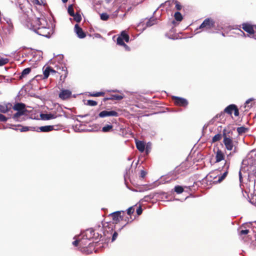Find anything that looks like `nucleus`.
Listing matches in <instances>:
<instances>
[{
	"label": "nucleus",
	"instance_id": "nucleus-4",
	"mask_svg": "<svg viewBox=\"0 0 256 256\" xmlns=\"http://www.w3.org/2000/svg\"><path fill=\"white\" fill-rule=\"evenodd\" d=\"M46 25H42L38 28H36L34 31L38 34L48 38L50 36L52 30L50 27L46 26Z\"/></svg>",
	"mask_w": 256,
	"mask_h": 256
},
{
	"label": "nucleus",
	"instance_id": "nucleus-20",
	"mask_svg": "<svg viewBox=\"0 0 256 256\" xmlns=\"http://www.w3.org/2000/svg\"><path fill=\"white\" fill-rule=\"evenodd\" d=\"M18 127H20L21 128L19 129L20 132H25L28 130H32L34 131L35 130V128L34 127H30V126H22L20 124L18 125Z\"/></svg>",
	"mask_w": 256,
	"mask_h": 256
},
{
	"label": "nucleus",
	"instance_id": "nucleus-26",
	"mask_svg": "<svg viewBox=\"0 0 256 256\" xmlns=\"http://www.w3.org/2000/svg\"><path fill=\"white\" fill-rule=\"evenodd\" d=\"M26 112H21V111H17V112L14 114L12 118L16 120H18V118L26 114Z\"/></svg>",
	"mask_w": 256,
	"mask_h": 256
},
{
	"label": "nucleus",
	"instance_id": "nucleus-42",
	"mask_svg": "<svg viewBox=\"0 0 256 256\" xmlns=\"http://www.w3.org/2000/svg\"><path fill=\"white\" fill-rule=\"evenodd\" d=\"M147 174L146 172L144 170H141L140 172V177L142 178H144Z\"/></svg>",
	"mask_w": 256,
	"mask_h": 256
},
{
	"label": "nucleus",
	"instance_id": "nucleus-56",
	"mask_svg": "<svg viewBox=\"0 0 256 256\" xmlns=\"http://www.w3.org/2000/svg\"><path fill=\"white\" fill-rule=\"evenodd\" d=\"M111 0H106L107 2H109Z\"/></svg>",
	"mask_w": 256,
	"mask_h": 256
},
{
	"label": "nucleus",
	"instance_id": "nucleus-1",
	"mask_svg": "<svg viewBox=\"0 0 256 256\" xmlns=\"http://www.w3.org/2000/svg\"><path fill=\"white\" fill-rule=\"evenodd\" d=\"M230 167V164L226 162L222 168L224 170V173L220 175L216 176V174H218L219 172L218 170L211 172L210 175V177L213 178L214 180H216L214 181V183L218 184L220 183L227 176L228 172V169Z\"/></svg>",
	"mask_w": 256,
	"mask_h": 256
},
{
	"label": "nucleus",
	"instance_id": "nucleus-44",
	"mask_svg": "<svg viewBox=\"0 0 256 256\" xmlns=\"http://www.w3.org/2000/svg\"><path fill=\"white\" fill-rule=\"evenodd\" d=\"M249 232V230H242L240 234V235H243V234H247Z\"/></svg>",
	"mask_w": 256,
	"mask_h": 256
},
{
	"label": "nucleus",
	"instance_id": "nucleus-21",
	"mask_svg": "<svg viewBox=\"0 0 256 256\" xmlns=\"http://www.w3.org/2000/svg\"><path fill=\"white\" fill-rule=\"evenodd\" d=\"M172 192H174L177 194H180L184 192V188L182 186L177 185L174 186Z\"/></svg>",
	"mask_w": 256,
	"mask_h": 256
},
{
	"label": "nucleus",
	"instance_id": "nucleus-38",
	"mask_svg": "<svg viewBox=\"0 0 256 256\" xmlns=\"http://www.w3.org/2000/svg\"><path fill=\"white\" fill-rule=\"evenodd\" d=\"M86 104L90 106H96L98 104V102L95 100H88Z\"/></svg>",
	"mask_w": 256,
	"mask_h": 256
},
{
	"label": "nucleus",
	"instance_id": "nucleus-57",
	"mask_svg": "<svg viewBox=\"0 0 256 256\" xmlns=\"http://www.w3.org/2000/svg\"><path fill=\"white\" fill-rule=\"evenodd\" d=\"M128 208H133V206H130Z\"/></svg>",
	"mask_w": 256,
	"mask_h": 256
},
{
	"label": "nucleus",
	"instance_id": "nucleus-40",
	"mask_svg": "<svg viewBox=\"0 0 256 256\" xmlns=\"http://www.w3.org/2000/svg\"><path fill=\"white\" fill-rule=\"evenodd\" d=\"M109 18V16L106 13H102L100 14V18L103 20H107Z\"/></svg>",
	"mask_w": 256,
	"mask_h": 256
},
{
	"label": "nucleus",
	"instance_id": "nucleus-28",
	"mask_svg": "<svg viewBox=\"0 0 256 256\" xmlns=\"http://www.w3.org/2000/svg\"><path fill=\"white\" fill-rule=\"evenodd\" d=\"M174 17L175 20L178 22H181L183 19L182 14L178 12H175Z\"/></svg>",
	"mask_w": 256,
	"mask_h": 256
},
{
	"label": "nucleus",
	"instance_id": "nucleus-15",
	"mask_svg": "<svg viewBox=\"0 0 256 256\" xmlns=\"http://www.w3.org/2000/svg\"><path fill=\"white\" fill-rule=\"evenodd\" d=\"M54 130V126H45L38 128L35 129L36 132H48Z\"/></svg>",
	"mask_w": 256,
	"mask_h": 256
},
{
	"label": "nucleus",
	"instance_id": "nucleus-9",
	"mask_svg": "<svg viewBox=\"0 0 256 256\" xmlns=\"http://www.w3.org/2000/svg\"><path fill=\"white\" fill-rule=\"evenodd\" d=\"M242 28L248 33L252 34H254V30L253 26L248 23H244L242 24Z\"/></svg>",
	"mask_w": 256,
	"mask_h": 256
},
{
	"label": "nucleus",
	"instance_id": "nucleus-11",
	"mask_svg": "<svg viewBox=\"0 0 256 256\" xmlns=\"http://www.w3.org/2000/svg\"><path fill=\"white\" fill-rule=\"evenodd\" d=\"M72 92L68 90H62L59 94V98L62 100H64L70 97Z\"/></svg>",
	"mask_w": 256,
	"mask_h": 256
},
{
	"label": "nucleus",
	"instance_id": "nucleus-45",
	"mask_svg": "<svg viewBox=\"0 0 256 256\" xmlns=\"http://www.w3.org/2000/svg\"><path fill=\"white\" fill-rule=\"evenodd\" d=\"M134 209H127L126 210V214L128 215H130L131 214L134 213Z\"/></svg>",
	"mask_w": 256,
	"mask_h": 256
},
{
	"label": "nucleus",
	"instance_id": "nucleus-22",
	"mask_svg": "<svg viewBox=\"0 0 256 256\" xmlns=\"http://www.w3.org/2000/svg\"><path fill=\"white\" fill-rule=\"evenodd\" d=\"M18 2L21 10L24 12L26 13L27 12L24 5V4L26 2V0H18Z\"/></svg>",
	"mask_w": 256,
	"mask_h": 256
},
{
	"label": "nucleus",
	"instance_id": "nucleus-43",
	"mask_svg": "<svg viewBox=\"0 0 256 256\" xmlns=\"http://www.w3.org/2000/svg\"><path fill=\"white\" fill-rule=\"evenodd\" d=\"M7 120V118L3 114H0V122H4Z\"/></svg>",
	"mask_w": 256,
	"mask_h": 256
},
{
	"label": "nucleus",
	"instance_id": "nucleus-52",
	"mask_svg": "<svg viewBox=\"0 0 256 256\" xmlns=\"http://www.w3.org/2000/svg\"><path fill=\"white\" fill-rule=\"evenodd\" d=\"M146 154H148V152H149V150H148V148H146Z\"/></svg>",
	"mask_w": 256,
	"mask_h": 256
},
{
	"label": "nucleus",
	"instance_id": "nucleus-53",
	"mask_svg": "<svg viewBox=\"0 0 256 256\" xmlns=\"http://www.w3.org/2000/svg\"><path fill=\"white\" fill-rule=\"evenodd\" d=\"M148 196H145L144 197V200H145V201H146L148 200Z\"/></svg>",
	"mask_w": 256,
	"mask_h": 256
},
{
	"label": "nucleus",
	"instance_id": "nucleus-7",
	"mask_svg": "<svg viewBox=\"0 0 256 256\" xmlns=\"http://www.w3.org/2000/svg\"><path fill=\"white\" fill-rule=\"evenodd\" d=\"M172 100H174L176 106L182 107H186L188 105V101L184 98L173 96Z\"/></svg>",
	"mask_w": 256,
	"mask_h": 256
},
{
	"label": "nucleus",
	"instance_id": "nucleus-27",
	"mask_svg": "<svg viewBox=\"0 0 256 256\" xmlns=\"http://www.w3.org/2000/svg\"><path fill=\"white\" fill-rule=\"evenodd\" d=\"M248 128H245L244 126L238 127L237 128V132L238 134L240 135L242 134L246 133L248 131Z\"/></svg>",
	"mask_w": 256,
	"mask_h": 256
},
{
	"label": "nucleus",
	"instance_id": "nucleus-58",
	"mask_svg": "<svg viewBox=\"0 0 256 256\" xmlns=\"http://www.w3.org/2000/svg\"><path fill=\"white\" fill-rule=\"evenodd\" d=\"M88 116V114H85L84 116Z\"/></svg>",
	"mask_w": 256,
	"mask_h": 256
},
{
	"label": "nucleus",
	"instance_id": "nucleus-49",
	"mask_svg": "<svg viewBox=\"0 0 256 256\" xmlns=\"http://www.w3.org/2000/svg\"><path fill=\"white\" fill-rule=\"evenodd\" d=\"M141 202L142 203V202H140V203L138 204H136V208H142V204H141Z\"/></svg>",
	"mask_w": 256,
	"mask_h": 256
},
{
	"label": "nucleus",
	"instance_id": "nucleus-18",
	"mask_svg": "<svg viewBox=\"0 0 256 256\" xmlns=\"http://www.w3.org/2000/svg\"><path fill=\"white\" fill-rule=\"evenodd\" d=\"M136 147L137 149L140 152H144L145 149V144L144 142L140 140H136Z\"/></svg>",
	"mask_w": 256,
	"mask_h": 256
},
{
	"label": "nucleus",
	"instance_id": "nucleus-41",
	"mask_svg": "<svg viewBox=\"0 0 256 256\" xmlns=\"http://www.w3.org/2000/svg\"><path fill=\"white\" fill-rule=\"evenodd\" d=\"M31 2L34 5L38 6H42L43 3L42 0L40 2L39 0H31Z\"/></svg>",
	"mask_w": 256,
	"mask_h": 256
},
{
	"label": "nucleus",
	"instance_id": "nucleus-13",
	"mask_svg": "<svg viewBox=\"0 0 256 256\" xmlns=\"http://www.w3.org/2000/svg\"><path fill=\"white\" fill-rule=\"evenodd\" d=\"M224 154L222 150L218 148L216 152V162H219L224 160Z\"/></svg>",
	"mask_w": 256,
	"mask_h": 256
},
{
	"label": "nucleus",
	"instance_id": "nucleus-24",
	"mask_svg": "<svg viewBox=\"0 0 256 256\" xmlns=\"http://www.w3.org/2000/svg\"><path fill=\"white\" fill-rule=\"evenodd\" d=\"M113 130V126L112 124H106L102 128L104 132H110Z\"/></svg>",
	"mask_w": 256,
	"mask_h": 256
},
{
	"label": "nucleus",
	"instance_id": "nucleus-25",
	"mask_svg": "<svg viewBox=\"0 0 256 256\" xmlns=\"http://www.w3.org/2000/svg\"><path fill=\"white\" fill-rule=\"evenodd\" d=\"M31 71V68H26L24 69L21 74L20 76V79H22L23 78L26 76V75L30 74Z\"/></svg>",
	"mask_w": 256,
	"mask_h": 256
},
{
	"label": "nucleus",
	"instance_id": "nucleus-30",
	"mask_svg": "<svg viewBox=\"0 0 256 256\" xmlns=\"http://www.w3.org/2000/svg\"><path fill=\"white\" fill-rule=\"evenodd\" d=\"M72 16L74 17V20L77 22H80L82 20L81 15L78 12L74 14V16Z\"/></svg>",
	"mask_w": 256,
	"mask_h": 256
},
{
	"label": "nucleus",
	"instance_id": "nucleus-5",
	"mask_svg": "<svg viewBox=\"0 0 256 256\" xmlns=\"http://www.w3.org/2000/svg\"><path fill=\"white\" fill-rule=\"evenodd\" d=\"M234 112V115L236 116H239L240 112L238 106L234 104H231L226 106L224 110V112L230 116L232 115Z\"/></svg>",
	"mask_w": 256,
	"mask_h": 256
},
{
	"label": "nucleus",
	"instance_id": "nucleus-50",
	"mask_svg": "<svg viewBox=\"0 0 256 256\" xmlns=\"http://www.w3.org/2000/svg\"><path fill=\"white\" fill-rule=\"evenodd\" d=\"M50 72H51L52 73H56V71L55 70H54V69H52L50 66Z\"/></svg>",
	"mask_w": 256,
	"mask_h": 256
},
{
	"label": "nucleus",
	"instance_id": "nucleus-2",
	"mask_svg": "<svg viewBox=\"0 0 256 256\" xmlns=\"http://www.w3.org/2000/svg\"><path fill=\"white\" fill-rule=\"evenodd\" d=\"M216 22L214 19L208 18L205 19L199 26V29L202 31L210 32L215 29Z\"/></svg>",
	"mask_w": 256,
	"mask_h": 256
},
{
	"label": "nucleus",
	"instance_id": "nucleus-19",
	"mask_svg": "<svg viewBox=\"0 0 256 256\" xmlns=\"http://www.w3.org/2000/svg\"><path fill=\"white\" fill-rule=\"evenodd\" d=\"M40 116L42 119L46 120L54 119L56 118V115L52 114H42Z\"/></svg>",
	"mask_w": 256,
	"mask_h": 256
},
{
	"label": "nucleus",
	"instance_id": "nucleus-3",
	"mask_svg": "<svg viewBox=\"0 0 256 256\" xmlns=\"http://www.w3.org/2000/svg\"><path fill=\"white\" fill-rule=\"evenodd\" d=\"M47 24L46 21L44 18H32V20L30 28L33 30L34 31H35L36 28H38V27H40L41 26Z\"/></svg>",
	"mask_w": 256,
	"mask_h": 256
},
{
	"label": "nucleus",
	"instance_id": "nucleus-31",
	"mask_svg": "<svg viewBox=\"0 0 256 256\" xmlns=\"http://www.w3.org/2000/svg\"><path fill=\"white\" fill-rule=\"evenodd\" d=\"M222 138V136L220 134H216L212 139V142L214 143L216 142L220 141Z\"/></svg>",
	"mask_w": 256,
	"mask_h": 256
},
{
	"label": "nucleus",
	"instance_id": "nucleus-29",
	"mask_svg": "<svg viewBox=\"0 0 256 256\" xmlns=\"http://www.w3.org/2000/svg\"><path fill=\"white\" fill-rule=\"evenodd\" d=\"M10 108L6 104H0V112L6 113L8 111Z\"/></svg>",
	"mask_w": 256,
	"mask_h": 256
},
{
	"label": "nucleus",
	"instance_id": "nucleus-8",
	"mask_svg": "<svg viewBox=\"0 0 256 256\" xmlns=\"http://www.w3.org/2000/svg\"><path fill=\"white\" fill-rule=\"evenodd\" d=\"M118 114L116 111L111 110H103L100 112L98 114V116L100 118H104L106 116H118Z\"/></svg>",
	"mask_w": 256,
	"mask_h": 256
},
{
	"label": "nucleus",
	"instance_id": "nucleus-46",
	"mask_svg": "<svg viewBox=\"0 0 256 256\" xmlns=\"http://www.w3.org/2000/svg\"><path fill=\"white\" fill-rule=\"evenodd\" d=\"M80 240L79 238L78 240H76L72 242L73 245L76 246H78V244H80Z\"/></svg>",
	"mask_w": 256,
	"mask_h": 256
},
{
	"label": "nucleus",
	"instance_id": "nucleus-54",
	"mask_svg": "<svg viewBox=\"0 0 256 256\" xmlns=\"http://www.w3.org/2000/svg\"><path fill=\"white\" fill-rule=\"evenodd\" d=\"M62 2H63L64 3H66V2H68V0H62Z\"/></svg>",
	"mask_w": 256,
	"mask_h": 256
},
{
	"label": "nucleus",
	"instance_id": "nucleus-17",
	"mask_svg": "<svg viewBox=\"0 0 256 256\" xmlns=\"http://www.w3.org/2000/svg\"><path fill=\"white\" fill-rule=\"evenodd\" d=\"M166 4H174L176 5V8L177 10H180L182 8V6L180 4L177 0H168L165 2Z\"/></svg>",
	"mask_w": 256,
	"mask_h": 256
},
{
	"label": "nucleus",
	"instance_id": "nucleus-14",
	"mask_svg": "<svg viewBox=\"0 0 256 256\" xmlns=\"http://www.w3.org/2000/svg\"><path fill=\"white\" fill-rule=\"evenodd\" d=\"M13 109L16 111H21L24 112H27L28 110L26 108V104L23 103H16V104L14 107Z\"/></svg>",
	"mask_w": 256,
	"mask_h": 256
},
{
	"label": "nucleus",
	"instance_id": "nucleus-39",
	"mask_svg": "<svg viewBox=\"0 0 256 256\" xmlns=\"http://www.w3.org/2000/svg\"><path fill=\"white\" fill-rule=\"evenodd\" d=\"M105 93L102 92H97L96 93H93L90 94V96H104Z\"/></svg>",
	"mask_w": 256,
	"mask_h": 256
},
{
	"label": "nucleus",
	"instance_id": "nucleus-48",
	"mask_svg": "<svg viewBox=\"0 0 256 256\" xmlns=\"http://www.w3.org/2000/svg\"><path fill=\"white\" fill-rule=\"evenodd\" d=\"M142 209H137L136 212L138 216L142 214Z\"/></svg>",
	"mask_w": 256,
	"mask_h": 256
},
{
	"label": "nucleus",
	"instance_id": "nucleus-16",
	"mask_svg": "<svg viewBox=\"0 0 256 256\" xmlns=\"http://www.w3.org/2000/svg\"><path fill=\"white\" fill-rule=\"evenodd\" d=\"M124 98L122 95L118 94H112L110 97L105 98L103 99L104 102H106L108 100H121Z\"/></svg>",
	"mask_w": 256,
	"mask_h": 256
},
{
	"label": "nucleus",
	"instance_id": "nucleus-6",
	"mask_svg": "<svg viewBox=\"0 0 256 256\" xmlns=\"http://www.w3.org/2000/svg\"><path fill=\"white\" fill-rule=\"evenodd\" d=\"M223 142L226 148L228 150H232L234 147L232 138L230 136H228L224 132L223 133Z\"/></svg>",
	"mask_w": 256,
	"mask_h": 256
},
{
	"label": "nucleus",
	"instance_id": "nucleus-12",
	"mask_svg": "<svg viewBox=\"0 0 256 256\" xmlns=\"http://www.w3.org/2000/svg\"><path fill=\"white\" fill-rule=\"evenodd\" d=\"M124 214L125 212L121 210L114 212L112 214V218L114 221H120V220H122L124 217Z\"/></svg>",
	"mask_w": 256,
	"mask_h": 256
},
{
	"label": "nucleus",
	"instance_id": "nucleus-47",
	"mask_svg": "<svg viewBox=\"0 0 256 256\" xmlns=\"http://www.w3.org/2000/svg\"><path fill=\"white\" fill-rule=\"evenodd\" d=\"M117 236H118V234L116 232H114L112 235V242L114 241L116 239Z\"/></svg>",
	"mask_w": 256,
	"mask_h": 256
},
{
	"label": "nucleus",
	"instance_id": "nucleus-36",
	"mask_svg": "<svg viewBox=\"0 0 256 256\" xmlns=\"http://www.w3.org/2000/svg\"><path fill=\"white\" fill-rule=\"evenodd\" d=\"M117 44L122 46H126V44L124 42V40L119 36L116 40Z\"/></svg>",
	"mask_w": 256,
	"mask_h": 256
},
{
	"label": "nucleus",
	"instance_id": "nucleus-34",
	"mask_svg": "<svg viewBox=\"0 0 256 256\" xmlns=\"http://www.w3.org/2000/svg\"><path fill=\"white\" fill-rule=\"evenodd\" d=\"M88 242V238H86V239L83 238L82 240H80V246L82 247H84L87 245Z\"/></svg>",
	"mask_w": 256,
	"mask_h": 256
},
{
	"label": "nucleus",
	"instance_id": "nucleus-55",
	"mask_svg": "<svg viewBox=\"0 0 256 256\" xmlns=\"http://www.w3.org/2000/svg\"><path fill=\"white\" fill-rule=\"evenodd\" d=\"M240 32L241 33L243 34H244V33L241 30H239Z\"/></svg>",
	"mask_w": 256,
	"mask_h": 256
},
{
	"label": "nucleus",
	"instance_id": "nucleus-51",
	"mask_svg": "<svg viewBox=\"0 0 256 256\" xmlns=\"http://www.w3.org/2000/svg\"><path fill=\"white\" fill-rule=\"evenodd\" d=\"M126 50H130V48L126 45V46H124Z\"/></svg>",
	"mask_w": 256,
	"mask_h": 256
},
{
	"label": "nucleus",
	"instance_id": "nucleus-23",
	"mask_svg": "<svg viewBox=\"0 0 256 256\" xmlns=\"http://www.w3.org/2000/svg\"><path fill=\"white\" fill-rule=\"evenodd\" d=\"M124 40L128 42L130 40V36L125 31H122L120 35V36Z\"/></svg>",
	"mask_w": 256,
	"mask_h": 256
},
{
	"label": "nucleus",
	"instance_id": "nucleus-37",
	"mask_svg": "<svg viewBox=\"0 0 256 256\" xmlns=\"http://www.w3.org/2000/svg\"><path fill=\"white\" fill-rule=\"evenodd\" d=\"M9 62V60L8 58H0V66H3L6 64H8Z\"/></svg>",
	"mask_w": 256,
	"mask_h": 256
},
{
	"label": "nucleus",
	"instance_id": "nucleus-10",
	"mask_svg": "<svg viewBox=\"0 0 256 256\" xmlns=\"http://www.w3.org/2000/svg\"><path fill=\"white\" fill-rule=\"evenodd\" d=\"M74 32L80 38H83L86 36V33L83 31L82 29L78 26V24H76L74 26Z\"/></svg>",
	"mask_w": 256,
	"mask_h": 256
},
{
	"label": "nucleus",
	"instance_id": "nucleus-32",
	"mask_svg": "<svg viewBox=\"0 0 256 256\" xmlns=\"http://www.w3.org/2000/svg\"><path fill=\"white\" fill-rule=\"evenodd\" d=\"M44 78H43L44 79H46L47 78L49 75H50V66H48L44 70Z\"/></svg>",
	"mask_w": 256,
	"mask_h": 256
},
{
	"label": "nucleus",
	"instance_id": "nucleus-35",
	"mask_svg": "<svg viewBox=\"0 0 256 256\" xmlns=\"http://www.w3.org/2000/svg\"><path fill=\"white\" fill-rule=\"evenodd\" d=\"M68 12L70 16H74V12L73 6L72 4L68 6Z\"/></svg>",
	"mask_w": 256,
	"mask_h": 256
},
{
	"label": "nucleus",
	"instance_id": "nucleus-33",
	"mask_svg": "<svg viewBox=\"0 0 256 256\" xmlns=\"http://www.w3.org/2000/svg\"><path fill=\"white\" fill-rule=\"evenodd\" d=\"M156 20L154 18H151L148 20V21L146 22V26H150L154 25L156 23Z\"/></svg>",
	"mask_w": 256,
	"mask_h": 256
},
{
	"label": "nucleus",
	"instance_id": "nucleus-59",
	"mask_svg": "<svg viewBox=\"0 0 256 256\" xmlns=\"http://www.w3.org/2000/svg\"><path fill=\"white\" fill-rule=\"evenodd\" d=\"M151 206H148V208H150Z\"/></svg>",
	"mask_w": 256,
	"mask_h": 256
}]
</instances>
